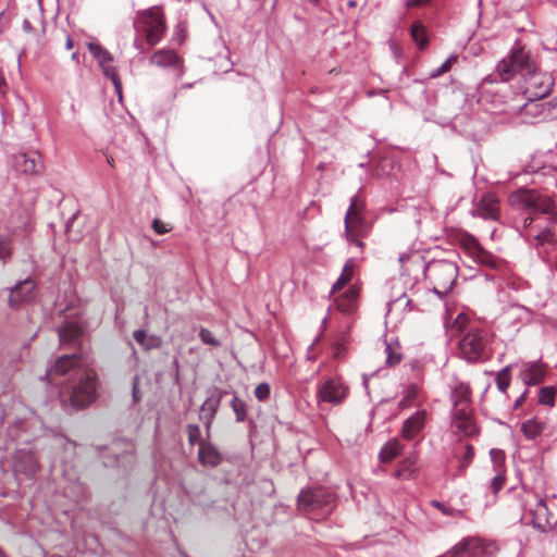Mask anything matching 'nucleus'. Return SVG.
<instances>
[{
  "instance_id": "1",
  "label": "nucleus",
  "mask_w": 557,
  "mask_h": 557,
  "mask_svg": "<svg viewBox=\"0 0 557 557\" xmlns=\"http://www.w3.org/2000/svg\"><path fill=\"white\" fill-rule=\"evenodd\" d=\"M134 28L145 38L149 48L156 46L163 37L166 24L163 10L159 5L140 10L136 13Z\"/></svg>"
},
{
  "instance_id": "2",
  "label": "nucleus",
  "mask_w": 557,
  "mask_h": 557,
  "mask_svg": "<svg viewBox=\"0 0 557 557\" xmlns=\"http://www.w3.org/2000/svg\"><path fill=\"white\" fill-rule=\"evenodd\" d=\"M70 403L75 409H84L97 397V374L92 368L83 369V373L71 381Z\"/></svg>"
},
{
  "instance_id": "3",
  "label": "nucleus",
  "mask_w": 557,
  "mask_h": 557,
  "mask_svg": "<svg viewBox=\"0 0 557 557\" xmlns=\"http://www.w3.org/2000/svg\"><path fill=\"white\" fill-rule=\"evenodd\" d=\"M458 275L457 265L448 260H433L424 268V277L440 296L448 294Z\"/></svg>"
},
{
  "instance_id": "4",
  "label": "nucleus",
  "mask_w": 557,
  "mask_h": 557,
  "mask_svg": "<svg viewBox=\"0 0 557 557\" xmlns=\"http://www.w3.org/2000/svg\"><path fill=\"white\" fill-rule=\"evenodd\" d=\"M366 203L359 197H352L345 215V237L348 243L363 248L362 238L368 234V225L364 221Z\"/></svg>"
},
{
  "instance_id": "5",
  "label": "nucleus",
  "mask_w": 557,
  "mask_h": 557,
  "mask_svg": "<svg viewBox=\"0 0 557 557\" xmlns=\"http://www.w3.org/2000/svg\"><path fill=\"white\" fill-rule=\"evenodd\" d=\"M534 61L531 60L530 54L522 47H517L511 50L507 58H504L497 64L496 71L503 82L510 81L517 73L522 77L525 73L535 69Z\"/></svg>"
},
{
  "instance_id": "6",
  "label": "nucleus",
  "mask_w": 557,
  "mask_h": 557,
  "mask_svg": "<svg viewBox=\"0 0 557 557\" xmlns=\"http://www.w3.org/2000/svg\"><path fill=\"white\" fill-rule=\"evenodd\" d=\"M91 368L87 357L82 352L63 355L55 359L54 363L46 371V380L51 382L53 376H70L74 380L83 373V369Z\"/></svg>"
},
{
  "instance_id": "7",
  "label": "nucleus",
  "mask_w": 557,
  "mask_h": 557,
  "mask_svg": "<svg viewBox=\"0 0 557 557\" xmlns=\"http://www.w3.org/2000/svg\"><path fill=\"white\" fill-rule=\"evenodd\" d=\"M553 84L552 75L540 72L535 66L534 70L524 74L520 88L525 99H543L549 94Z\"/></svg>"
},
{
  "instance_id": "8",
  "label": "nucleus",
  "mask_w": 557,
  "mask_h": 557,
  "mask_svg": "<svg viewBox=\"0 0 557 557\" xmlns=\"http://www.w3.org/2000/svg\"><path fill=\"white\" fill-rule=\"evenodd\" d=\"M497 546L480 537H466L450 548L451 557H493Z\"/></svg>"
},
{
  "instance_id": "9",
  "label": "nucleus",
  "mask_w": 557,
  "mask_h": 557,
  "mask_svg": "<svg viewBox=\"0 0 557 557\" xmlns=\"http://www.w3.org/2000/svg\"><path fill=\"white\" fill-rule=\"evenodd\" d=\"M334 502V495L323 487L308 488L298 496V509L304 512H313L324 509Z\"/></svg>"
},
{
  "instance_id": "10",
  "label": "nucleus",
  "mask_w": 557,
  "mask_h": 557,
  "mask_svg": "<svg viewBox=\"0 0 557 557\" xmlns=\"http://www.w3.org/2000/svg\"><path fill=\"white\" fill-rule=\"evenodd\" d=\"M528 101L520 108L523 121L527 123H536L550 120L557 116V102H543L542 99H527Z\"/></svg>"
},
{
  "instance_id": "11",
  "label": "nucleus",
  "mask_w": 557,
  "mask_h": 557,
  "mask_svg": "<svg viewBox=\"0 0 557 557\" xmlns=\"http://www.w3.org/2000/svg\"><path fill=\"white\" fill-rule=\"evenodd\" d=\"M87 47L92 57L98 61L103 74L113 83L114 88L121 98L122 82L116 67L113 65V55L99 44L89 42Z\"/></svg>"
},
{
  "instance_id": "12",
  "label": "nucleus",
  "mask_w": 557,
  "mask_h": 557,
  "mask_svg": "<svg viewBox=\"0 0 557 557\" xmlns=\"http://www.w3.org/2000/svg\"><path fill=\"white\" fill-rule=\"evenodd\" d=\"M486 339L481 330H470L459 342V352L469 362L480 360L485 351Z\"/></svg>"
},
{
  "instance_id": "13",
  "label": "nucleus",
  "mask_w": 557,
  "mask_h": 557,
  "mask_svg": "<svg viewBox=\"0 0 557 557\" xmlns=\"http://www.w3.org/2000/svg\"><path fill=\"white\" fill-rule=\"evenodd\" d=\"M348 388L339 377H330L325 380L317 389L319 404L327 403L338 406L347 397Z\"/></svg>"
},
{
  "instance_id": "14",
  "label": "nucleus",
  "mask_w": 557,
  "mask_h": 557,
  "mask_svg": "<svg viewBox=\"0 0 557 557\" xmlns=\"http://www.w3.org/2000/svg\"><path fill=\"white\" fill-rule=\"evenodd\" d=\"M450 425L453 432L457 435L471 437L479 434V426L474 419L473 408L451 410Z\"/></svg>"
},
{
  "instance_id": "15",
  "label": "nucleus",
  "mask_w": 557,
  "mask_h": 557,
  "mask_svg": "<svg viewBox=\"0 0 557 557\" xmlns=\"http://www.w3.org/2000/svg\"><path fill=\"white\" fill-rule=\"evenodd\" d=\"M332 306L335 310L350 314L357 311L360 298V287L357 284H351L346 290H341L337 294L330 292Z\"/></svg>"
},
{
  "instance_id": "16",
  "label": "nucleus",
  "mask_w": 557,
  "mask_h": 557,
  "mask_svg": "<svg viewBox=\"0 0 557 557\" xmlns=\"http://www.w3.org/2000/svg\"><path fill=\"white\" fill-rule=\"evenodd\" d=\"M520 200L527 208L545 214H554L556 211L555 200L552 197L540 194L535 190H523L521 193Z\"/></svg>"
},
{
  "instance_id": "17",
  "label": "nucleus",
  "mask_w": 557,
  "mask_h": 557,
  "mask_svg": "<svg viewBox=\"0 0 557 557\" xmlns=\"http://www.w3.org/2000/svg\"><path fill=\"white\" fill-rule=\"evenodd\" d=\"M13 165L17 172L26 175H39L44 171L41 157L35 151L14 156Z\"/></svg>"
},
{
  "instance_id": "18",
  "label": "nucleus",
  "mask_w": 557,
  "mask_h": 557,
  "mask_svg": "<svg viewBox=\"0 0 557 557\" xmlns=\"http://www.w3.org/2000/svg\"><path fill=\"white\" fill-rule=\"evenodd\" d=\"M527 506L525 515L531 516L534 528L545 531L550 527L549 512L544 499L534 497Z\"/></svg>"
},
{
  "instance_id": "19",
  "label": "nucleus",
  "mask_w": 557,
  "mask_h": 557,
  "mask_svg": "<svg viewBox=\"0 0 557 557\" xmlns=\"http://www.w3.org/2000/svg\"><path fill=\"white\" fill-rule=\"evenodd\" d=\"M35 288L36 284L30 278L18 282L10 292V307H18L22 304L30 301L35 296Z\"/></svg>"
},
{
  "instance_id": "20",
  "label": "nucleus",
  "mask_w": 557,
  "mask_h": 557,
  "mask_svg": "<svg viewBox=\"0 0 557 557\" xmlns=\"http://www.w3.org/2000/svg\"><path fill=\"white\" fill-rule=\"evenodd\" d=\"M451 410L472 408V389L469 383L457 382L450 391Z\"/></svg>"
},
{
  "instance_id": "21",
  "label": "nucleus",
  "mask_w": 557,
  "mask_h": 557,
  "mask_svg": "<svg viewBox=\"0 0 557 557\" xmlns=\"http://www.w3.org/2000/svg\"><path fill=\"white\" fill-rule=\"evenodd\" d=\"M428 419V411L425 409L418 410L414 414L405 420L401 428V436L405 440H412L424 428Z\"/></svg>"
},
{
  "instance_id": "22",
  "label": "nucleus",
  "mask_w": 557,
  "mask_h": 557,
  "mask_svg": "<svg viewBox=\"0 0 557 557\" xmlns=\"http://www.w3.org/2000/svg\"><path fill=\"white\" fill-rule=\"evenodd\" d=\"M545 367L539 362H523L520 366L519 379L525 385L540 384L545 376Z\"/></svg>"
},
{
  "instance_id": "23",
  "label": "nucleus",
  "mask_w": 557,
  "mask_h": 557,
  "mask_svg": "<svg viewBox=\"0 0 557 557\" xmlns=\"http://www.w3.org/2000/svg\"><path fill=\"white\" fill-rule=\"evenodd\" d=\"M475 215L485 220H497L499 218V201L493 194H485L478 202Z\"/></svg>"
},
{
  "instance_id": "24",
  "label": "nucleus",
  "mask_w": 557,
  "mask_h": 557,
  "mask_svg": "<svg viewBox=\"0 0 557 557\" xmlns=\"http://www.w3.org/2000/svg\"><path fill=\"white\" fill-rule=\"evenodd\" d=\"M221 393L208 397L200 407L199 418L205 422L207 433L211 429L212 421L218 412L221 403Z\"/></svg>"
},
{
  "instance_id": "25",
  "label": "nucleus",
  "mask_w": 557,
  "mask_h": 557,
  "mask_svg": "<svg viewBox=\"0 0 557 557\" xmlns=\"http://www.w3.org/2000/svg\"><path fill=\"white\" fill-rule=\"evenodd\" d=\"M198 459L203 466L216 467L221 463L222 456L213 444L209 442H200Z\"/></svg>"
},
{
  "instance_id": "26",
  "label": "nucleus",
  "mask_w": 557,
  "mask_h": 557,
  "mask_svg": "<svg viewBox=\"0 0 557 557\" xmlns=\"http://www.w3.org/2000/svg\"><path fill=\"white\" fill-rule=\"evenodd\" d=\"M83 334L82 327L75 322H67L59 330L60 343L62 346H76Z\"/></svg>"
},
{
  "instance_id": "27",
  "label": "nucleus",
  "mask_w": 557,
  "mask_h": 557,
  "mask_svg": "<svg viewBox=\"0 0 557 557\" xmlns=\"http://www.w3.org/2000/svg\"><path fill=\"white\" fill-rule=\"evenodd\" d=\"M149 62L151 65L169 67L178 65L182 60L173 50L161 49L150 57Z\"/></svg>"
},
{
  "instance_id": "28",
  "label": "nucleus",
  "mask_w": 557,
  "mask_h": 557,
  "mask_svg": "<svg viewBox=\"0 0 557 557\" xmlns=\"http://www.w3.org/2000/svg\"><path fill=\"white\" fill-rule=\"evenodd\" d=\"M356 268H357V265H356V262L354 259L346 260L339 277L332 286L333 294L339 293L347 285H349V283L351 282V280L354 278V275L356 273Z\"/></svg>"
},
{
  "instance_id": "29",
  "label": "nucleus",
  "mask_w": 557,
  "mask_h": 557,
  "mask_svg": "<svg viewBox=\"0 0 557 557\" xmlns=\"http://www.w3.org/2000/svg\"><path fill=\"white\" fill-rule=\"evenodd\" d=\"M468 322L469 318L466 313L459 312L457 315L453 317V313L448 311L445 318V327L450 336H456L466 329Z\"/></svg>"
},
{
  "instance_id": "30",
  "label": "nucleus",
  "mask_w": 557,
  "mask_h": 557,
  "mask_svg": "<svg viewBox=\"0 0 557 557\" xmlns=\"http://www.w3.org/2000/svg\"><path fill=\"white\" fill-rule=\"evenodd\" d=\"M545 430V423L536 419H530L521 424V432L528 440H534Z\"/></svg>"
},
{
  "instance_id": "31",
  "label": "nucleus",
  "mask_w": 557,
  "mask_h": 557,
  "mask_svg": "<svg viewBox=\"0 0 557 557\" xmlns=\"http://www.w3.org/2000/svg\"><path fill=\"white\" fill-rule=\"evenodd\" d=\"M403 450V445L399 441L394 440L386 443L380 453V458L382 462H389L395 459Z\"/></svg>"
},
{
  "instance_id": "32",
  "label": "nucleus",
  "mask_w": 557,
  "mask_h": 557,
  "mask_svg": "<svg viewBox=\"0 0 557 557\" xmlns=\"http://www.w3.org/2000/svg\"><path fill=\"white\" fill-rule=\"evenodd\" d=\"M411 37L417 46L422 50L428 45L426 29L420 22H414L410 29Z\"/></svg>"
},
{
  "instance_id": "33",
  "label": "nucleus",
  "mask_w": 557,
  "mask_h": 557,
  "mask_svg": "<svg viewBox=\"0 0 557 557\" xmlns=\"http://www.w3.org/2000/svg\"><path fill=\"white\" fill-rule=\"evenodd\" d=\"M419 393L420 387L417 384H410L409 386H407L405 389V395L400 399L398 407L400 409H406L410 407L413 404V401L418 398Z\"/></svg>"
},
{
  "instance_id": "34",
  "label": "nucleus",
  "mask_w": 557,
  "mask_h": 557,
  "mask_svg": "<svg viewBox=\"0 0 557 557\" xmlns=\"http://www.w3.org/2000/svg\"><path fill=\"white\" fill-rule=\"evenodd\" d=\"M416 462L417 460L412 456L404 459L398 466L396 476L401 479H409L416 471Z\"/></svg>"
},
{
  "instance_id": "35",
  "label": "nucleus",
  "mask_w": 557,
  "mask_h": 557,
  "mask_svg": "<svg viewBox=\"0 0 557 557\" xmlns=\"http://www.w3.org/2000/svg\"><path fill=\"white\" fill-rule=\"evenodd\" d=\"M478 263L486 265L491 269H496L498 267L499 260L495 258L490 251L484 248L475 256L472 257Z\"/></svg>"
},
{
  "instance_id": "36",
  "label": "nucleus",
  "mask_w": 557,
  "mask_h": 557,
  "mask_svg": "<svg viewBox=\"0 0 557 557\" xmlns=\"http://www.w3.org/2000/svg\"><path fill=\"white\" fill-rule=\"evenodd\" d=\"M386 363L391 367L398 364L403 358L399 346L386 344L385 345Z\"/></svg>"
},
{
  "instance_id": "37",
  "label": "nucleus",
  "mask_w": 557,
  "mask_h": 557,
  "mask_svg": "<svg viewBox=\"0 0 557 557\" xmlns=\"http://www.w3.org/2000/svg\"><path fill=\"white\" fill-rule=\"evenodd\" d=\"M511 381V366L505 367L497 373L496 384L500 392L505 393L510 385Z\"/></svg>"
},
{
  "instance_id": "38",
  "label": "nucleus",
  "mask_w": 557,
  "mask_h": 557,
  "mask_svg": "<svg viewBox=\"0 0 557 557\" xmlns=\"http://www.w3.org/2000/svg\"><path fill=\"white\" fill-rule=\"evenodd\" d=\"M462 248L472 258L475 257L483 248L473 236H466L461 240Z\"/></svg>"
},
{
  "instance_id": "39",
  "label": "nucleus",
  "mask_w": 557,
  "mask_h": 557,
  "mask_svg": "<svg viewBox=\"0 0 557 557\" xmlns=\"http://www.w3.org/2000/svg\"><path fill=\"white\" fill-rule=\"evenodd\" d=\"M134 336V339L139 344L141 345L145 349H151V348H157L160 346L161 342H160V338L157 337V336H150V339L153 341L154 343L152 345L150 344H146V341L148 339V336L146 334V332L144 330H137L134 332L133 334Z\"/></svg>"
},
{
  "instance_id": "40",
  "label": "nucleus",
  "mask_w": 557,
  "mask_h": 557,
  "mask_svg": "<svg viewBox=\"0 0 557 557\" xmlns=\"http://www.w3.org/2000/svg\"><path fill=\"white\" fill-rule=\"evenodd\" d=\"M556 389L552 386H545L540 389L539 403L541 405L553 407L555 405Z\"/></svg>"
},
{
  "instance_id": "41",
  "label": "nucleus",
  "mask_w": 557,
  "mask_h": 557,
  "mask_svg": "<svg viewBox=\"0 0 557 557\" xmlns=\"http://www.w3.org/2000/svg\"><path fill=\"white\" fill-rule=\"evenodd\" d=\"M231 407L236 416L237 421L243 422L247 414L246 404L237 396H234L231 401Z\"/></svg>"
},
{
  "instance_id": "42",
  "label": "nucleus",
  "mask_w": 557,
  "mask_h": 557,
  "mask_svg": "<svg viewBox=\"0 0 557 557\" xmlns=\"http://www.w3.org/2000/svg\"><path fill=\"white\" fill-rule=\"evenodd\" d=\"M347 339L346 336L343 335L332 345V354L333 358L336 360H341L345 357V352L347 349Z\"/></svg>"
},
{
  "instance_id": "43",
  "label": "nucleus",
  "mask_w": 557,
  "mask_h": 557,
  "mask_svg": "<svg viewBox=\"0 0 557 557\" xmlns=\"http://www.w3.org/2000/svg\"><path fill=\"white\" fill-rule=\"evenodd\" d=\"M199 338L205 345L208 346L219 347L221 345L220 339H218L210 330L205 327L199 330Z\"/></svg>"
},
{
  "instance_id": "44",
  "label": "nucleus",
  "mask_w": 557,
  "mask_h": 557,
  "mask_svg": "<svg viewBox=\"0 0 557 557\" xmlns=\"http://www.w3.org/2000/svg\"><path fill=\"white\" fill-rule=\"evenodd\" d=\"M186 433L189 445L193 446L195 444H199L200 442H202L200 440V429L197 424H188L186 426Z\"/></svg>"
},
{
  "instance_id": "45",
  "label": "nucleus",
  "mask_w": 557,
  "mask_h": 557,
  "mask_svg": "<svg viewBox=\"0 0 557 557\" xmlns=\"http://www.w3.org/2000/svg\"><path fill=\"white\" fill-rule=\"evenodd\" d=\"M474 458V448L472 445H466V451L460 459L459 470L465 472L468 466L472 462Z\"/></svg>"
},
{
  "instance_id": "46",
  "label": "nucleus",
  "mask_w": 557,
  "mask_h": 557,
  "mask_svg": "<svg viewBox=\"0 0 557 557\" xmlns=\"http://www.w3.org/2000/svg\"><path fill=\"white\" fill-rule=\"evenodd\" d=\"M431 505L434 508H436L437 510H440L445 516L458 517V516L461 515L460 510L447 507V506H445L444 504H442L441 502H437V500H432Z\"/></svg>"
},
{
  "instance_id": "47",
  "label": "nucleus",
  "mask_w": 557,
  "mask_h": 557,
  "mask_svg": "<svg viewBox=\"0 0 557 557\" xmlns=\"http://www.w3.org/2000/svg\"><path fill=\"white\" fill-rule=\"evenodd\" d=\"M151 226H152V230L159 235L166 234V233L171 232L173 228V226L170 223H166L160 219H154L152 221Z\"/></svg>"
},
{
  "instance_id": "48",
  "label": "nucleus",
  "mask_w": 557,
  "mask_h": 557,
  "mask_svg": "<svg viewBox=\"0 0 557 557\" xmlns=\"http://www.w3.org/2000/svg\"><path fill=\"white\" fill-rule=\"evenodd\" d=\"M457 61L456 55H450L437 70L432 72L431 77H437L448 72L453 64Z\"/></svg>"
},
{
  "instance_id": "49",
  "label": "nucleus",
  "mask_w": 557,
  "mask_h": 557,
  "mask_svg": "<svg viewBox=\"0 0 557 557\" xmlns=\"http://www.w3.org/2000/svg\"><path fill=\"white\" fill-rule=\"evenodd\" d=\"M253 394L258 400H265L270 396V386L267 383H261L256 386Z\"/></svg>"
},
{
  "instance_id": "50",
  "label": "nucleus",
  "mask_w": 557,
  "mask_h": 557,
  "mask_svg": "<svg viewBox=\"0 0 557 557\" xmlns=\"http://www.w3.org/2000/svg\"><path fill=\"white\" fill-rule=\"evenodd\" d=\"M12 244L8 238H0V259L5 260L11 256Z\"/></svg>"
},
{
  "instance_id": "51",
  "label": "nucleus",
  "mask_w": 557,
  "mask_h": 557,
  "mask_svg": "<svg viewBox=\"0 0 557 557\" xmlns=\"http://www.w3.org/2000/svg\"><path fill=\"white\" fill-rule=\"evenodd\" d=\"M506 482V476L502 473H498L493 480H492V483H491V487H492V491L493 493H497L498 491H500L504 486Z\"/></svg>"
},
{
  "instance_id": "52",
  "label": "nucleus",
  "mask_w": 557,
  "mask_h": 557,
  "mask_svg": "<svg viewBox=\"0 0 557 557\" xmlns=\"http://www.w3.org/2000/svg\"><path fill=\"white\" fill-rule=\"evenodd\" d=\"M552 238L553 234L550 233V231L542 232L541 234L535 236V239L540 245H543L546 242H550Z\"/></svg>"
},
{
  "instance_id": "53",
  "label": "nucleus",
  "mask_w": 557,
  "mask_h": 557,
  "mask_svg": "<svg viewBox=\"0 0 557 557\" xmlns=\"http://www.w3.org/2000/svg\"><path fill=\"white\" fill-rule=\"evenodd\" d=\"M431 0H408L407 1V7L411 8V7H420V5H423L428 2H430Z\"/></svg>"
},
{
  "instance_id": "54",
  "label": "nucleus",
  "mask_w": 557,
  "mask_h": 557,
  "mask_svg": "<svg viewBox=\"0 0 557 557\" xmlns=\"http://www.w3.org/2000/svg\"><path fill=\"white\" fill-rule=\"evenodd\" d=\"M28 458L30 460L28 472L33 474V473H35L38 470L39 467H38L37 462L34 460L32 455H29Z\"/></svg>"
},
{
  "instance_id": "55",
  "label": "nucleus",
  "mask_w": 557,
  "mask_h": 557,
  "mask_svg": "<svg viewBox=\"0 0 557 557\" xmlns=\"http://www.w3.org/2000/svg\"><path fill=\"white\" fill-rule=\"evenodd\" d=\"M133 397H134L135 401H138L139 397H138V391H137V379L135 380L134 386H133Z\"/></svg>"
},
{
  "instance_id": "56",
  "label": "nucleus",
  "mask_w": 557,
  "mask_h": 557,
  "mask_svg": "<svg viewBox=\"0 0 557 557\" xmlns=\"http://www.w3.org/2000/svg\"><path fill=\"white\" fill-rule=\"evenodd\" d=\"M65 47H66V49H69V50L73 48V40H72V38H71V37H67V38H66Z\"/></svg>"
},
{
  "instance_id": "57",
  "label": "nucleus",
  "mask_w": 557,
  "mask_h": 557,
  "mask_svg": "<svg viewBox=\"0 0 557 557\" xmlns=\"http://www.w3.org/2000/svg\"><path fill=\"white\" fill-rule=\"evenodd\" d=\"M525 394L527 392L521 395V397L517 400L516 406H519L525 399Z\"/></svg>"
},
{
  "instance_id": "58",
  "label": "nucleus",
  "mask_w": 557,
  "mask_h": 557,
  "mask_svg": "<svg viewBox=\"0 0 557 557\" xmlns=\"http://www.w3.org/2000/svg\"><path fill=\"white\" fill-rule=\"evenodd\" d=\"M407 259H408V257H407V256H403V257H400V258H399V261H400L401 263H405V261H406Z\"/></svg>"
},
{
  "instance_id": "59",
  "label": "nucleus",
  "mask_w": 557,
  "mask_h": 557,
  "mask_svg": "<svg viewBox=\"0 0 557 557\" xmlns=\"http://www.w3.org/2000/svg\"><path fill=\"white\" fill-rule=\"evenodd\" d=\"M532 224V219H525V225Z\"/></svg>"
},
{
  "instance_id": "60",
  "label": "nucleus",
  "mask_w": 557,
  "mask_h": 557,
  "mask_svg": "<svg viewBox=\"0 0 557 557\" xmlns=\"http://www.w3.org/2000/svg\"><path fill=\"white\" fill-rule=\"evenodd\" d=\"M154 342L150 339V337H148V339L146 341V344H150L152 345Z\"/></svg>"
},
{
  "instance_id": "61",
  "label": "nucleus",
  "mask_w": 557,
  "mask_h": 557,
  "mask_svg": "<svg viewBox=\"0 0 557 557\" xmlns=\"http://www.w3.org/2000/svg\"><path fill=\"white\" fill-rule=\"evenodd\" d=\"M348 4H349V7H355L356 5V1H349Z\"/></svg>"
},
{
  "instance_id": "62",
  "label": "nucleus",
  "mask_w": 557,
  "mask_h": 557,
  "mask_svg": "<svg viewBox=\"0 0 557 557\" xmlns=\"http://www.w3.org/2000/svg\"><path fill=\"white\" fill-rule=\"evenodd\" d=\"M174 364H175L176 370H178V362L174 361Z\"/></svg>"
},
{
  "instance_id": "63",
  "label": "nucleus",
  "mask_w": 557,
  "mask_h": 557,
  "mask_svg": "<svg viewBox=\"0 0 557 557\" xmlns=\"http://www.w3.org/2000/svg\"><path fill=\"white\" fill-rule=\"evenodd\" d=\"M0 557H7L2 550H0Z\"/></svg>"
}]
</instances>
